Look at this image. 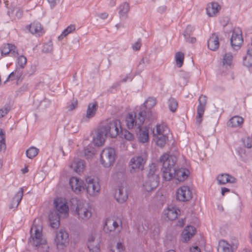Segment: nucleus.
<instances>
[{
    "instance_id": "9d476101",
    "label": "nucleus",
    "mask_w": 252,
    "mask_h": 252,
    "mask_svg": "<svg viewBox=\"0 0 252 252\" xmlns=\"http://www.w3.org/2000/svg\"><path fill=\"white\" fill-rule=\"evenodd\" d=\"M146 163V159L142 156H138L132 158L128 164L129 171L135 173L138 170H143Z\"/></svg>"
},
{
    "instance_id": "69168bd1",
    "label": "nucleus",
    "mask_w": 252,
    "mask_h": 252,
    "mask_svg": "<svg viewBox=\"0 0 252 252\" xmlns=\"http://www.w3.org/2000/svg\"><path fill=\"white\" fill-rule=\"evenodd\" d=\"M116 0H109V5L111 7H113L116 4Z\"/></svg>"
},
{
    "instance_id": "3c124183",
    "label": "nucleus",
    "mask_w": 252,
    "mask_h": 252,
    "mask_svg": "<svg viewBox=\"0 0 252 252\" xmlns=\"http://www.w3.org/2000/svg\"><path fill=\"white\" fill-rule=\"evenodd\" d=\"M10 13L15 15L17 18H20L23 15V11L19 7L14 8L11 12L9 11L8 13L9 15Z\"/></svg>"
},
{
    "instance_id": "8fccbe9b",
    "label": "nucleus",
    "mask_w": 252,
    "mask_h": 252,
    "mask_svg": "<svg viewBox=\"0 0 252 252\" xmlns=\"http://www.w3.org/2000/svg\"><path fill=\"white\" fill-rule=\"evenodd\" d=\"M111 252H125V247L123 243L118 242L116 247L111 250Z\"/></svg>"
},
{
    "instance_id": "a19ab883",
    "label": "nucleus",
    "mask_w": 252,
    "mask_h": 252,
    "mask_svg": "<svg viewBox=\"0 0 252 252\" xmlns=\"http://www.w3.org/2000/svg\"><path fill=\"white\" fill-rule=\"evenodd\" d=\"M154 137L157 145L161 148L165 146L168 140L167 135L156 136Z\"/></svg>"
},
{
    "instance_id": "bb28decb",
    "label": "nucleus",
    "mask_w": 252,
    "mask_h": 252,
    "mask_svg": "<svg viewBox=\"0 0 252 252\" xmlns=\"http://www.w3.org/2000/svg\"><path fill=\"white\" fill-rule=\"evenodd\" d=\"M218 184L219 185H225L226 183H234L236 179L228 174L223 173L219 175L217 177Z\"/></svg>"
},
{
    "instance_id": "0e129e2a",
    "label": "nucleus",
    "mask_w": 252,
    "mask_h": 252,
    "mask_svg": "<svg viewBox=\"0 0 252 252\" xmlns=\"http://www.w3.org/2000/svg\"><path fill=\"white\" fill-rule=\"evenodd\" d=\"M99 16L102 19H106L108 17V13H107L106 12H104V13H101Z\"/></svg>"
},
{
    "instance_id": "5fc2aeb1",
    "label": "nucleus",
    "mask_w": 252,
    "mask_h": 252,
    "mask_svg": "<svg viewBox=\"0 0 252 252\" xmlns=\"http://www.w3.org/2000/svg\"><path fill=\"white\" fill-rule=\"evenodd\" d=\"M84 156L87 159H90L94 155V152L93 150H90L89 148H87L84 149Z\"/></svg>"
},
{
    "instance_id": "f03ea898",
    "label": "nucleus",
    "mask_w": 252,
    "mask_h": 252,
    "mask_svg": "<svg viewBox=\"0 0 252 252\" xmlns=\"http://www.w3.org/2000/svg\"><path fill=\"white\" fill-rule=\"evenodd\" d=\"M146 116L145 111L129 113L125 119V123L128 129L140 128L143 125Z\"/></svg>"
},
{
    "instance_id": "412c9836",
    "label": "nucleus",
    "mask_w": 252,
    "mask_h": 252,
    "mask_svg": "<svg viewBox=\"0 0 252 252\" xmlns=\"http://www.w3.org/2000/svg\"><path fill=\"white\" fill-rule=\"evenodd\" d=\"M221 6L217 2L209 3L206 8V12L210 17H216L219 13Z\"/></svg>"
},
{
    "instance_id": "0eeeda50",
    "label": "nucleus",
    "mask_w": 252,
    "mask_h": 252,
    "mask_svg": "<svg viewBox=\"0 0 252 252\" xmlns=\"http://www.w3.org/2000/svg\"><path fill=\"white\" fill-rule=\"evenodd\" d=\"M54 243L58 250H64L69 244V236L67 232L62 229L56 232Z\"/></svg>"
},
{
    "instance_id": "680f3d73",
    "label": "nucleus",
    "mask_w": 252,
    "mask_h": 252,
    "mask_svg": "<svg viewBox=\"0 0 252 252\" xmlns=\"http://www.w3.org/2000/svg\"><path fill=\"white\" fill-rule=\"evenodd\" d=\"M230 191V189L228 188L223 187L221 188V194L222 196H224L226 193H228Z\"/></svg>"
},
{
    "instance_id": "5701e85b",
    "label": "nucleus",
    "mask_w": 252,
    "mask_h": 252,
    "mask_svg": "<svg viewBox=\"0 0 252 252\" xmlns=\"http://www.w3.org/2000/svg\"><path fill=\"white\" fill-rule=\"evenodd\" d=\"M107 135L102 127L98 129L93 139V144L96 146H101L104 143Z\"/></svg>"
},
{
    "instance_id": "39448f33",
    "label": "nucleus",
    "mask_w": 252,
    "mask_h": 252,
    "mask_svg": "<svg viewBox=\"0 0 252 252\" xmlns=\"http://www.w3.org/2000/svg\"><path fill=\"white\" fill-rule=\"evenodd\" d=\"M116 155L114 148H105L101 152L100 162L103 167H110L115 162Z\"/></svg>"
},
{
    "instance_id": "bf43d9fd",
    "label": "nucleus",
    "mask_w": 252,
    "mask_h": 252,
    "mask_svg": "<svg viewBox=\"0 0 252 252\" xmlns=\"http://www.w3.org/2000/svg\"><path fill=\"white\" fill-rule=\"evenodd\" d=\"M77 105V101L76 100L72 102L69 106L68 109L70 110L74 109Z\"/></svg>"
},
{
    "instance_id": "72a5a7b5",
    "label": "nucleus",
    "mask_w": 252,
    "mask_h": 252,
    "mask_svg": "<svg viewBox=\"0 0 252 252\" xmlns=\"http://www.w3.org/2000/svg\"><path fill=\"white\" fill-rule=\"evenodd\" d=\"M149 169L147 177L159 179L157 164L152 163L149 165Z\"/></svg>"
},
{
    "instance_id": "4d7b16f0",
    "label": "nucleus",
    "mask_w": 252,
    "mask_h": 252,
    "mask_svg": "<svg viewBox=\"0 0 252 252\" xmlns=\"http://www.w3.org/2000/svg\"><path fill=\"white\" fill-rule=\"evenodd\" d=\"M7 108H2L0 109V119L5 116L8 113Z\"/></svg>"
},
{
    "instance_id": "c9c22d12",
    "label": "nucleus",
    "mask_w": 252,
    "mask_h": 252,
    "mask_svg": "<svg viewBox=\"0 0 252 252\" xmlns=\"http://www.w3.org/2000/svg\"><path fill=\"white\" fill-rule=\"evenodd\" d=\"M193 30V28L189 25L187 27L184 32V35L186 42L191 43H193L196 41V38L194 37L190 36V33Z\"/></svg>"
},
{
    "instance_id": "473e14b6",
    "label": "nucleus",
    "mask_w": 252,
    "mask_h": 252,
    "mask_svg": "<svg viewBox=\"0 0 252 252\" xmlns=\"http://www.w3.org/2000/svg\"><path fill=\"white\" fill-rule=\"evenodd\" d=\"M97 109V104L96 102L90 103L88 104L85 118L87 119H90L93 118L96 112Z\"/></svg>"
},
{
    "instance_id": "dca6fc26",
    "label": "nucleus",
    "mask_w": 252,
    "mask_h": 252,
    "mask_svg": "<svg viewBox=\"0 0 252 252\" xmlns=\"http://www.w3.org/2000/svg\"><path fill=\"white\" fill-rule=\"evenodd\" d=\"M26 28L32 34L40 36L45 33L43 26L38 22H33L27 26Z\"/></svg>"
},
{
    "instance_id": "4be33fe9",
    "label": "nucleus",
    "mask_w": 252,
    "mask_h": 252,
    "mask_svg": "<svg viewBox=\"0 0 252 252\" xmlns=\"http://www.w3.org/2000/svg\"><path fill=\"white\" fill-rule=\"evenodd\" d=\"M196 228L192 225L187 226L181 234V239L183 242H189L195 235Z\"/></svg>"
},
{
    "instance_id": "20e7f679",
    "label": "nucleus",
    "mask_w": 252,
    "mask_h": 252,
    "mask_svg": "<svg viewBox=\"0 0 252 252\" xmlns=\"http://www.w3.org/2000/svg\"><path fill=\"white\" fill-rule=\"evenodd\" d=\"M54 211L62 218H66L69 215V207L65 198L58 197L53 202Z\"/></svg>"
},
{
    "instance_id": "6e6552de",
    "label": "nucleus",
    "mask_w": 252,
    "mask_h": 252,
    "mask_svg": "<svg viewBox=\"0 0 252 252\" xmlns=\"http://www.w3.org/2000/svg\"><path fill=\"white\" fill-rule=\"evenodd\" d=\"M105 134L112 138L120 135L122 130L121 123L119 120H116L110 123L108 125L102 127Z\"/></svg>"
},
{
    "instance_id": "423d86ee",
    "label": "nucleus",
    "mask_w": 252,
    "mask_h": 252,
    "mask_svg": "<svg viewBox=\"0 0 252 252\" xmlns=\"http://www.w3.org/2000/svg\"><path fill=\"white\" fill-rule=\"evenodd\" d=\"M239 242L235 237L231 238L229 241L221 240L218 246V252H234L238 249Z\"/></svg>"
},
{
    "instance_id": "cd10ccee",
    "label": "nucleus",
    "mask_w": 252,
    "mask_h": 252,
    "mask_svg": "<svg viewBox=\"0 0 252 252\" xmlns=\"http://www.w3.org/2000/svg\"><path fill=\"white\" fill-rule=\"evenodd\" d=\"M23 188H21L16 193L11 200V202L9 205V208L10 209L16 208L18 207L23 198Z\"/></svg>"
},
{
    "instance_id": "c03bdc74",
    "label": "nucleus",
    "mask_w": 252,
    "mask_h": 252,
    "mask_svg": "<svg viewBox=\"0 0 252 252\" xmlns=\"http://www.w3.org/2000/svg\"><path fill=\"white\" fill-rule=\"evenodd\" d=\"M22 74V71L20 70L15 69L14 71L12 72L8 76L7 79L4 82V83L8 80H14L15 79H19Z\"/></svg>"
},
{
    "instance_id": "338daca9",
    "label": "nucleus",
    "mask_w": 252,
    "mask_h": 252,
    "mask_svg": "<svg viewBox=\"0 0 252 252\" xmlns=\"http://www.w3.org/2000/svg\"><path fill=\"white\" fill-rule=\"evenodd\" d=\"M45 46L46 45H44V49H43V50L45 51V52H48L49 51H50L52 49V47L50 46H49V48L47 49V50H45Z\"/></svg>"
},
{
    "instance_id": "37998d69",
    "label": "nucleus",
    "mask_w": 252,
    "mask_h": 252,
    "mask_svg": "<svg viewBox=\"0 0 252 252\" xmlns=\"http://www.w3.org/2000/svg\"><path fill=\"white\" fill-rule=\"evenodd\" d=\"M27 60L26 57L24 56H20L17 59L16 63V69H23L26 65Z\"/></svg>"
},
{
    "instance_id": "1a4fd4ad",
    "label": "nucleus",
    "mask_w": 252,
    "mask_h": 252,
    "mask_svg": "<svg viewBox=\"0 0 252 252\" xmlns=\"http://www.w3.org/2000/svg\"><path fill=\"white\" fill-rule=\"evenodd\" d=\"M42 230V228L41 226L33 225L31 228V231H34V235L30 240V242L33 246L37 247L46 244V241L43 237Z\"/></svg>"
},
{
    "instance_id": "79ce46f5",
    "label": "nucleus",
    "mask_w": 252,
    "mask_h": 252,
    "mask_svg": "<svg viewBox=\"0 0 252 252\" xmlns=\"http://www.w3.org/2000/svg\"><path fill=\"white\" fill-rule=\"evenodd\" d=\"M157 104V99L155 97H150L143 103L144 106L148 110L153 108Z\"/></svg>"
},
{
    "instance_id": "864d4df0",
    "label": "nucleus",
    "mask_w": 252,
    "mask_h": 252,
    "mask_svg": "<svg viewBox=\"0 0 252 252\" xmlns=\"http://www.w3.org/2000/svg\"><path fill=\"white\" fill-rule=\"evenodd\" d=\"M0 146L6 148L4 131L0 128Z\"/></svg>"
},
{
    "instance_id": "c756f323",
    "label": "nucleus",
    "mask_w": 252,
    "mask_h": 252,
    "mask_svg": "<svg viewBox=\"0 0 252 252\" xmlns=\"http://www.w3.org/2000/svg\"><path fill=\"white\" fill-rule=\"evenodd\" d=\"M220 46L219 37L216 34H212L208 40V47L212 51L217 50Z\"/></svg>"
},
{
    "instance_id": "2eb2a0df",
    "label": "nucleus",
    "mask_w": 252,
    "mask_h": 252,
    "mask_svg": "<svg viewBox=\"0 0 252 252\" xmlns=\"http://www.w3.org/2000/svg\"><path fill=\"white\" fill-rule=\"evenodd\" d=\"M199 104L197 109L196 122L200 124L202 121V117L204 114L207 102V97L205 95H201L198 99Z\"/></svg>"
},
{
    "instance_id": "603ef678",
    "label": "nucleus",
    "mask_w": 252,
    "mask_h": 252,
    "mask_svg": "<svg viewBox=\"0 0 252 252\" xmlns=\"http://www.w3.org/2000/svg\"><path fill=\"white\" fill-rule=\"evenodd\" d=\"M242 141L244 145L247 148H251L252 147V138L247 137L244 138Z\"/></svg>"
},
{
    "instance_id": "4c0bfd02",
    "label": "nucleus",
    "mask_w": 252,
    "mask_h": 252,
    "mask_svg": "<svg viewBox=\"0 0 252 252\" xmlns=\"http://www.w3.org/2000/svg\"><path fill=\"white\" fill-rule=\"evenodd\" d=\"M167 131H168V128L165 125L162 124L158 125L156 130L154 131V136H166Z\"/></svg>"
},
{
    "instance_id": "6e6d98bb",
    "label": "nucleus",
    "mask_w": 252,
    "mask_h": 252,
    "mask_svg": "<svg viewBox=\"0 0 252 252\" xmlns=\"http://www.w3.org/2000/svg\"><path fill=\"white\" fill-rule=\"evenodd\" d=\"M141 40L140 39H138L132 45V49L134 51H138L140 50L141 46Z\"/></svg>"
},
{
    "instance_id": "f704fd0d",
    "label": "nucleus",
    "mask_w": 252,
    "mask_h": 252,
    "mask_svg": "<svg viewBox=\"0 0 252 252\" xmlns=\"http://www.w3.org/2000/svg\"><path fill=\"white\" fill-rule=\"evenodd\" d=\"M244 122V119L242 117L235 116L232 117L228 123V126L231 127H240Z\"/></svg>"
},
{
    "instance_id": "6ab92c4d",
    "label": "nucleus",
    "mask_w": 252,
    "mask_h": 252,
    "mask_svg": "<svg viewBox=\"0 0 252 252\" xmlns=\"http://www.w3.org/2000/svg\"><path fill=\"white\" fill-rule=\"evenodd\" d=\"M100 242L98 240H96L93 235H90L87 242V247L90 252H100Z\"/></svg>"
},
{
    "instance_id": "4468645a",
    "label": "nucleus",
    "mask_w": 252,
    "mask_h": 252,
    "mask_svg": "<svg viewBox=\"0 0 252 252\" xmlns=\"http://www.w3.org/2000/svg\"><path fill=\"white\" fill-rule=\"evenodd\" d=\"M121 220L118 218L111 217L107 218L104 226V230L107 232H112L116 230H119Z\"/></svg>"
},
{
    "instance_id": "2f4dec72",
    "label": "nucleus",
    "mask_w": 252,
    "mask_h": 252,
    "mask_svg": "<svg viewBox=\"0 0 252 252\" xmlns=\"http://www.w3.org/2000/svg\"><path fill=\"white\" fill-rule=\"evenodd\" d=\"M139 129V132L138 134V141L142 143L147 142L149 139V129L147 127H141L138 128Z\"/></svg>"
},
{
    "instance_id": "49530a36",
    "label": "nucleus",
    "mask_w": 252,
    "mask_h": 252,
    "mask_svg": "<svg viewBox=\"0 0 252 252\" xmlns=\"http://www.w3.org/2000/svg\"><path fill=\"white\" fill-rule=\"evenodd\" d=\"M175 58L177 66L181 67L184 63V54L180 52H177L175 54Z\"/></svg>"
},
{
    "instance_id": "ea45409f",
    "label": "nucleus",
    "mask_w": 252,
    "mask_h": 252,
    "mask_svg": "<svg viewBox=\"0 0 252 252\" xmlns=\"http://www.w3.org/2000/svg\"><path fill=\"white\" fill-rule=\"evenodd\" d=\"M75 26L74 25H70L65 29H64L62 33L59 36V40H62L64 37L66 36L69 33L73 32L75 30Z\"/></svg>"
},
{
    "instance_id": "09e8293b",
    "label": "nucleus",
    "mask_w": 252,
    "mask_h": 252,
    "mask_svg": "<svg viewBox=\"0 0 252 252\" xmlns=\"http://www.w3.org/2000/svg\"><path fill=\"white\" fill-rule=\"evenodd\" d=\"M178 102L177 100L174 98H170L168 101V106L169 110L172 112H175L178 107Z\"/></svg>"
},
{
    "instance_id": "a211bd4d",
    "label": "nucleus",
    "mask_w": 252,
    "mask_h": 252,
    "mask_svg": "<svg viewBox=\"0 0 252 252\" xmlns=\"http://www.w3.org/2000/svg\"><path fill=\"white\" fill-rule=\"evenodd\" d=\"M159 179L149 178L146 179L143 185V190L146 192H151L155 189L159 185Z\"/></svg>"
},
{
    "instance_id": "a18cd8bd",
    "label": "nucleus",
    "mask_w": 252,
    "mask_h": 252,
    "mask_svg": "<svg viewBox=\"0 0 252 252\" xmlns=\"http://www.w3.org/2000/svg\"><path fill=\"white\" fill-rule=\"evenodd\" d=\"M120 136L122 138L125 139L128 141H131L134 139V135L126 129H122Z\"/></svg>"
},
{
    "instance_id": "7c9ffc66",
    "label": "nucleus",
    "mask_w": 252,
    "mask_h": 252,
    "mask_svg": "<svg viewBox=\"0 0 252 252\" xmlns=\"http://www.w3.org/2000/svg\"><path fill=\"white\" fill-rule=\"evenodd\" d=\"M222 63L225 67H231L234 65V56L231 53H225L223 55Z\"/></svg>"
},
{
    "instance_id": "c85d7f7f",
    "label": "nucleus",
    "mask_w": 252,
    "mask_h": 252,
    "mask_svg": "<svg viewBox=\"0 0 252 252\" xmlns=\"http://www.w3.org/2000/svg\"><path fill=\"white\" fill-rule=\"evenodd\" d=\"M70 167L77 173L83 172L85 168V161L81 159L75 158Z\"/></svg>"
},
{
    "instance_id": "f8f14e48",
    "label": "nucleus",
    "mask_w": 252,
    "mask_h": 252,
    "mask_svg": "<svg viewBox=\"0 0 252 252\" xmlns=\"http://www.w3.org/2000/svg\"><path fill=\"white\" fill-rule=\"evenodd\" d=\"M192 191L187 186H182L176 190V198L180 201H187L192 198Z\"/></svg>"
},
{
    "instance_id": "774afa93",
    "label": "nucleus",
    "mask_w": 252,
    "mask_h": 252,
    "mask_svg": "<svg viewBox=\"0 0 252 252\" xmlns=\"http://www.w3.org/2000/svg\"><path fill=\"white\" fill-rule=\"evenodd\" d=\"M22 172L23 173L25 174L28 172V169L27 167H25L24 168L22 169Z\"/></svg>"
},
{
    "instance_id": "58836bf2",
    "label": "nucleus",
    "mask_w": 252,
    "mask_h": 252,
    "mask_svg": "<svg viewBox=\"0 0 252 252\" xmlns=\"http://www.w3.org/2000/svg\"><path fill=\"white\" fill-rule=\"evenodd\" d=\"M119 14L121 18H126L129 10L128 3L124 2L119 6Z\"/></svg>"
},
{
    "instance_id": "ddd939ff",
    "label": "nucleus",
    "mask_w": 252,
    "mask_h": 252,
    "mask_svg": "<svg viewBox=\"0 0 252 252\" xmlns=\"http://www.w3.org/2000/svg\"><path fill=\"white\" fill-rule=\"evenodd\" d=\"M243 43L242 32L239 28H235L233 32L231 38V43L233 48L235 50L238 49Z\"/></svg>"
},
{
    "instance_id": "f3484780",
    "label": "nucleus",
    "mask_w": 252,
    "mask_h": 252,
    "mask_svg": "<svg viewBox=\"0 0 252 252\" xmlns=\"http://www.w3.org/2000/svg\"><path fill=\"white\" fill-rule=\"evenodd\" d=\"M114 197L116 201L119 203H124L128 199V193L126 188L123 186L119 187L115 190Z\"/></svg>"
},
{
    "instance_id": "393cba45",
    "label": "nucleus",
    "mask_w": 252,
    "mask_h": 252,
    "mask_svg": "<svg viewBox=\"0 0 252 252\" xmlns=\"http://www.w3.org/2000/svg\"><path fill=\"white\" fill-rule=\"evenodd\" d=\"M180 212V211L177 207L170 206L164 211V215L169 220H173L177 218Z\"/></svg>"
},
{
    "instance_id": "de8ad7c7",
    "label": "nucleus",
    "mask_w": 252,
    "mask_h": 252,
    "mask_svg": "<svg viewBox=\"0 0 252 252\" xmlns=\"http://www.w3.org/2000/svg\"><path fill=\"white\" fill-rule=\"evenodd\" d=\"M39 150L34 147H31L26 151V155L29 158L32 159L38 153Z\"/></svg>"
},
{
    "instance_id": "f257e3e1",
    "label": "nucleus",
    "mask_w": 252,
    "mask_h": 252,
    "mask_svg": "<svg viewBox=\"0 0 252 252\" xmlns=\"http://www.w3.org/2000/svg\"><path fill=\"white\" fill-rule=\"evenodd\" d=\"M159 161L162 164V177L165 180L168 181L175 179L181 182L188 177L189 172L188 169L175 168L176 157L164 153L160 157Z\"/></svg>"
},
{
    "instance_id": "aec40b11",
    "label": "nucleus",
    "mask_w": 252,
    "mask_h": 252,
    "mask_svg": "<svg viewBox=\"0 0 252 252\" xmlns=\"http://www.w3.org/2000/svg\"><path fill=\"white\" fill-rule=\"evenodd\" d=\"M69 185L76 193H80L84 189L83 181L77 177H73L70 179Z\"/></svg>"
},
{
    "instance_id": "b1692460",
    "label": "nucleus",
    "mask_w": 252,
    "mask_h": 252,
    "mask_svg": "<svg viewBox=\"0 0 252 252\" xmlns=\"http://www.w3.org/2000/svg\"><path fill=\"white\" fill-rule=\"evenodd\" d=\"M1 53L2 55L6 56L10 54L11 56L13 57H16L18 55L15 46L9 43L2 45L1 48Z\"/></svg>"
},
{
    "instance_id": "e433bc0d",
    "label": "nucleus",
    "mask_w": 252,
    "mask_h": 252,
    "mask_svg": "<svg viewBox=\"0 0 252 252\" xmlns=\"http://www.w3.org/2000/svg\"><path fill=\"white\" fill-rule=\"evenodd\" d=\"M243 63L244 65L250 67L252 66V49H248L247 54L243 59Z\"/></svg>"
},
{
    "instance_id": "a878e982",
    "label": "nucleus",
    "mask_w": 252,
    "mask_h": 252,
    "mask_svg": "<svg viewBox=\"0 0 252 252\" xmlns=\"http://www.w3.org/2000/svg\"><path fill=\"white\" fill-rule=\"evenodd\" d=\"M61 217L54 211H51L48 216V221L50 226L54 228L57 229L60 225Z\"/></svg>"
},
{
    "instance_id": "7ed1b4c3",
    "label": "nucleus",
    "mask_w": 252,
    "mask_h": 252,
    "mask_svg": "<svg viewBox=\"0 0 252 252\" xmlns=\"http://www.w3.org/2000/svg\"><path fill=\"white\" fill-rule=\"evenodd\" d=\"M74 215L80 220L87 221L89 220L92 216V208L91 205L87 202H78Z\"/></svg>"
},
{
    "instance_id": "13d9d810",
    "label": "nucleus",
    "mask_w": 252,
    "mask_h": 252,
    "mask_svg": "<svg viewBox=\"0 0 252 252\" xmlns=\"http://www.w3.org/2000/svg\"><path fill=\"white\" fill-rule=\"evenodd\" d=\"M60 0H47L51 8H53L59 2Z\"/></svg>"
},
{
    "instance_id": "052dcab7",
    "label": "nucleus",
    "mask_w": 252,
    "mask_h": 252,
    "mask_svg": "<svg viewBox=\"0 0 252 252\" xmlns=\"http://www.w3.org/2000/svg\"><path fill=\"white\" fill-rule=\"evenodd\" d=\"M189 252H200V250L197 246H193L190 248Z\"/></svg>"
},
{
    "instance_id": "9b49d317",
    "label": "nucleus",
    "mask_w": 252,
    "mask_h": 252,
    "mask_svg": "<svg viewBox=\"0 0 252 252\" xmlns=\"http://www.w3.org/2000/svg\"><path fill=\"white\" fill-rule=\"evenodd\" d=\"M87 191L90 195L95 196L100 190V185L98 179L89 177L86 179Z\"/></svg>"
},
{
    "instance_id": "e2e57ef3",
    "label": "nucleus",
    "mask_w": 252,
    "mask_h": 252,
    "mask_svg": "<svg viewBox=\"0 0 252 252\" xmlns=\"http://www.w3.org/2000/svg\"><path fill=\"white\" fill-rule=\"evenodd\" d=\"M132 79L131 76L130 74L127 75L125 78L123 79V82L131 81Z\"/></svg>"
}]
</instances>
